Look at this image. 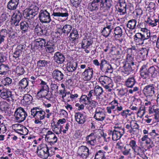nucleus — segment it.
<instances>
[{
	"label": "nucleus",
	"mask_w": 159,
	"mask_h": 159,
	"mask_svg": "<svg viewBox=\"0 0 159 159\" xmlns=\"http://www.w3.org/2000/svg\"><path fill=\"white\" fill-rule=\"evenodd\" d=\"M30 112L31 116L34 118V123L39 125L42 124L41 120L45 118V111L39 107H34L31 109Z\"/></svg>",
	"instance_id": "1"
},
{
	"label": "nucleus",
	"mask_w": 159,
	"mask_h": 159,
	"mask_svg": "<svg viewBox=\"0 0 159 159\" xmlns=\"http://www.w3.org/2000/svg\"><path fill=\"white\" fill-rule=\"evenodd\" d=\"M98 90H91L88 94V97L85 95H82L80 99V101L83 103L85 104H89V99L92 96V93H94L97 96L100 97L102 98V96L103 93V90H101V92H98Z\"/></svg>",
	"instance_id": "2"
},
{
	"label": "nucleus",
	"mask_w": 159,
	"mask_h": 159,
	"mask_svg": "<svg viewBox=\"0 0 159 159\" xmlns=\"http://www.w3.org/2000/svg\"><path fill=\"white\" fill-rule=\"evenodd\" d=\"M27 116V114L24 109L21 107L16 109L14 113L15 120L19 123L23 121Z\"/></svg>",
	"instance_id": "3"
},
{
	"label": "nucleus",
	"mask_w": 159,
	"mask_h": 159,
	"mask_svg": "<svg viewBox=\"0 0 159 159\" xmlns=\"http://www.w3.org/2000/svg\"><path fill=\"white\" fill-rule=\"evenodd\" d=\"M25 48V47L23 45L20 44L18 45L11 59L14 62H17L20 59V57L22 54L23 51Z\"/></svg>",
	"instance_id": "4"
},
{
	"label": "nucleus",
	"mask_w": 159,
	"mask_h": 159,
	"mask_svg": "<svg viewBox=\"0 0 159 159\" xmlns=\"http://www.w3.org/2000/svg\"><path fill=\"white\" fill-rule=\"evenodd\" d=\"M39 17L40 21L42 23H48L51 21L49 13L45 9L40 10Z\"/></svg>",
	"instance_id": "5"
},
{
	"label": "nucleus",
	"mask_w": 159,
	"mask_h": 159,
	"mask_svg": "<svg viewBox=\"0 0 159 159\" xmlns=\"http://www.w3.org/2000/svg\"><path fill=\"white\" fill-rule=\"evenodd\" d=\"M68 11L66 9H55L53 11V13L52 15L54 18L57 17L62 18L66 17L69 16Z\"/></svg>",
	"instance_id": "6"
},
{
	"label": "nucleus",
	"mask_w": 159,
	"mask_h": 159,
	"mask_svg": "<svg viewBox=\"0 0 159 159\" xmlns=\"http://www.w3.org/2000/svg\"><path fill=\"white\" fill-rule=\"evenodd\" d=\"M48 130V132L45 135V138L47 141L52 144H54L57 141V138L55 134L52 131L48 130V129L44 128L42 129V131Z\"/></svg>",
	"instance_id": "7"
},
{
	"label": "nucleus",
	"mask_w": 159,
	"mask_h": 159,
	"mask_svg": "<svg viewBox=\"0 0 159 159\" xmlns=\"http://www.w3.org/2000/svg\"><path fill=\"white\" fill-rule=\"evenodd\" d=\"M77 154L80 157L86 159L89 155V150L87 147L82 145L79 147Z\"/></svg>",
	"instance_id": "8"
},
{
	"label": "nucleus",
	"mask_w": 159,
	"mask_h": 159,
	"mask_svg": "<svg viewBox=\"0 0 159 159\" xmlns=\"http://www.w3.org/2000/svg\"><path fill=\"white\" fill-rule=\"evenodd\" d=\"M100 69L106 74L111 73L113 71V68L111 65L107 63V61L104 59H102L100 63Z\"/></svg>",
	"instance_id": "9"
},
{
	"label": "nucleus",
	"mask_w": 159,
	"mask_h": 159,
	"mask_svg": "<svg viewBox=\"0 0 159 159\" xmlns=\"http://www.w3.org/2000/svg\"><path fill=\"white\" fill-rule=\"evenodd\" d=\"M96 131V130H94L93 132L91 133L86 137V143L89 146H94L97 144L96 139L97 136L95 135Z\"/></svg>",
	"instance_id": "10"
},
{
	"label": "nucleus",
	"mask_w": 159,
	"mask_h": 159,
	"mask_svg": "<svg viewBox=\"0 0 159 159\" xmlns=\"http://www.w3.org/2000/svg\"><path fill=\"white\" fill-rule=\"evenodd\" d=\"M53 78L58 81H63L65 79V75L64 72L57 69L54 70L52 73Z\"/></svg>",
	"instance_id": "11"
},
{
	"label": "nucleus",
	"mask_w": 159,
	"mask_h": 159,
	"mask_svg": "<svg viewBox=\"0 0 159 159\" xmlns=\"http://www.w3.org/2000/svg\"><path fill=\"white\" fill-rule=\"evenodd\" d=\"M46 39H44L39 38L36 39L32 45L31 48L34 50H37L44 47L46 44Z\"/></svg>",
	"instance_id": "12"
},
{
	"label": "nucleus",
	"mask_w": 159,
	"mask_h": 159,
	"mask_svg": "<svg viewBox=\"0 0 159 159\" xmlns=\"http://www.w3.org/2000/svg\"><path fill=\"white\" fill-rule=\"evenodd\" d=\"M101 4L100 0H93L88 4V9L91 11H98Z\"/></svg>",
	"instance_id": "13"
},
{
	"label": "nucleus",
	"mask_w": 159,
	"mask_h": 159,
	"mask_svg": "<svg viewBox=\"0 0 159 159\" xmlns=\"http://www.w3.org/2000/svg\"><path fill=\"white\" fill-rule=\"evenodd\" d=\"M100 9L105 10H109L112 7L113 2L112 0H100Z\"/></svg>",
	"instance_id": "14"
},
{
	"label": "nucleus",
	"mask_w": 159,
	"mask_h": 159,
	"mask_svg": "<svg viewBox=\"0 0 159 159\" xmlns=\"http://www.w3.org/2000/svg\"><path fill=\"white\" fill-rule=\"evenodd\" d=\"M132 65L128 63H125L124 66V71H122L123 75L125 74L126 75H128L135 69L136 65L134 63H132Z\"/></svg>",
	"instance_id": "15"
},
{
	"label": "nucleus",
	"mask_w": 159,
	"mask_h": 159,
	"mask_svg": "<svg viewBox=\"0 0 159 159\" xmlns=\"http://www.w3.org/2000/svg\"><path fill=\"white\" fill-rule=\"evenodd\" d=\"M140 75L143 79H149L150 78L147 65H143L140 69Z\"/></svg>",
	"instance_id": "16"
},
{
	"label": "nucleus",
	"mask_w": 159,
	"mask_h": 159,
	"mask_svg": "<svg viewBox=\"0 0 159 159\" xmlns=\"http://www.w3.org/2000/svg\"><path fill=\"white\" fill-rule=\"evenodd\" d=\"M93 70L89 67L85 70L82 74L84 79L86 80H90L93 77Z\"/></svg>",
	"instance_id": "17"
},
{
	"label": "nucleus",
	"mask_w": 159,
	"mask_h": 159,
	"mask_svg": "<svg viewBox=\"0 0 159 159\" xmlns=\"http://www.w3.org/2000/svg\"><path fill=\"white\" fill-rule=\"evenodd\" d=\"M55 62L59 64H62L65 60V57L64 55L60 52H56L54 56Z\"/></svg>",
	"instance_id": "18"
},
{
	"label": "nucleus",
	"mask_w": 159,
	"mask_h": 159,
	"mask_svg": "<svg viewBox=\"0 0 159 159\" xmlns=\"http://www.w3.org/2000/svg\"><path fill=\"white\" fill-rule=\"evenodd\" d=\"M12 127L16 132L22 135H25L24 134V131H26L25 128L20 124H16L13 125Z\"/></svg>",
	"instance_id": "19"
},
{
	"label": "nucleus",
	"mask_w": 159,
	"mask_h": 159,
	"mask_svg": "<svg viewBox=\"0 0 159 159\" xmlns=\"http://www.w3.org/2000/svg\"><path fill=\"white\" fill-rule=\"evenodd\" d=\"M113 29V26L111 24L107 25L106 27L103 28L101 32L102 34L106 38L107 37L110 35Z\"/></svg>",
	"instance_id": "20"
},
{
	"label": "nucleus",
	"mask_w": 159,
	"mask_h": 159,
	"mask_svg": "<svg viewBox=\"0 0 159 159\" xmlns=\"http://www.w3.org/2000/svg\"><path fill=\"white\" fill-rule=\"evenodd\" d=\"M0 90V95L1 97L4 99H7L8 102L10 101L12 99V94L11 91L8 90Z\"/></svg>",
	"instance_id": "21"
},
{
	"label": "nucleus",
	"mask_w": 159,
	"mask_h": 159,
	"mask_svg": "<svg viewBox=\"0 0 159 159\" xmlns=\"http://www.w3.org/2000/svg\"><path fill=\"white\" fill-rule=\"evenodd\" d=\"M19 0H10L8 2L7 8L10 10H15L16 9L19 4Z\"/></svg>",
	"instance_id": "22"
},
{
	"label": "nucleus",
	"mask_w": 159,
	"mask_h": 159,
	"mask_svg": "<svg viewBox=\"0 0 159 159\" xmlns=\"http://www.w3.org/2000/svg\"><path fill=\"white\" fill-rule=\"evenodd\" d=\"M75 117L76 121L79 124H83L86 121V116L80 112L75 113Z\"/></svg>",
	"instance_id": "23"
},
{
	"label": "nucleus",
	"mask_w": 159,
	"mask_h": 159,
	"mask_svg": "<svg viewBox=\"0 0 159 159\" xmlns=\"http://www.w3.org/2000/svg\"><path fill=\"white\" fill-rule=\"evenodd\" d=\"M134 39L137 44L139 45L143 44L145 40L141 33H137L134 36Z\"/></svg>",
	"instance_id": "24"
},
{
	"label": "nucleus",
	"mask_w": 159,
	"mask_h": 159,
	"mask_svg": "<svg viewBox=\"0 0 159 159\" xmlns=\"http://www.w3.org/2000/svg\"><path fill=\"white\" fill-rule=\"evenodd\" d=\"M46 151L45 147H44V145L38 148L37 153L38 155L40 157L44 159L47 158V155L44 154V152Z\"/></svg>",
	"instance_id": "25"
},
{
	"label": "nucleus",
	"mask_w": 159,
	"mask_h": 159,
	"mask_svg": "<svg viewBox=\"0 0 159 159\" xmlns=\"http://www.w3.org/2000/svg\"><path fill=\"white\" fill-rule=\"evenodd\" d=\"M77 67L76 62L74 61H70L67 64L66 69L69 72H73L75 71Z\"/></svg>",
	"instance_id": "26"
},
{
	"label": "nucleus",
	"mask_w": 159,
	"mask_h": 159,
	"mask_svg": "<svg viewBox=\"0 0 159 159\" xmlns=\"http://www.w3.org/2000/svg\"><path fill=\"white\" fill-rule=\"evenodd\" d=\"M79 37V34L77 30L74 29L72 30L69 36V40L74 42L77 40Z\"/></svg>",
	"instance_id": "27"
},
{
	"label": "nucleus",
	"mask_w": 159,
	"mask_h": 159,
	"mask_svg": "<svg viewBox=\"0 0 159 159\" xmlns=\"http://www.w3.org/2000/svg\"><path fill=\"white\" fill-rule=\"evenodd\" d=\"M108 78L106 76H101L99 78V80L100 82H103L106 85H104L103 83L102 84L104 86V88L106 89H111V88H112L113 86L111 84H108L107 85L106 84L105 81L106 79H108Z\"/></svg>",
	"instance_id": "28"
},
{
	"label": "nucleus",
	"mask_w": 159,
	"mask_h": 159,
	"mask_svg": "<svg viewBox=\"0 0 159 159\" xmlns=\"http://www.w3.org/2000/svg\"><path fill=\"white\" fill-rule=\"evenodd\" d=\"M46 51L48 53H52L53 52L56 48L55 44L51 43L50 41L48 42L45 46Z\"/></svg>",
	"instance_id": "29"
},
{
	"label": "nucleus",
	"mask_w": 159,
	"mask_h": 159,
	"mask_svg": "<svg viewBox=\"0 0 159 159\" xmlns=\"http://www.w3.org/2000/svg\"><path fill=\"white\" fill-rule=\"evenodd\" d=\"M93 41L90 39H84L81 42V48L85 49L88 48L89 46L92 45Z\"/></svg>",
	"instance_id": "30"
},
{
	"label": "nucleus",
	"mask_w": 159,
	"mask_h": 159,
	"mask_svg": "<svg viewBox=\"0 0 159 159\" xmlns=\"http://www.w3.org/2000/svg\"><path fill=\"white\" fill-rule=\"evenodd\" d=\"M21 17L15 15V14H13L11 17V22L12 25L15 26L19 25V23L21 20Z\"/></svg>",
	"instance_id": "31"
},
{
	"label": "nucleus",
	"mask_w": 159,
	"mask_h": 159,
	"mask_svg": "<svg viewBox=\"0 0 159 159\" xmlns=\"http://www.w3.org/2000/svg\"><path fill=\"white\" fill-rule=\"evenodd\" d=\"M23 15L24 17L27 19H31L35 16L30 11V9H27L24 11Z\"/></svg>",
	"instance_id": "32"
},
{
	"label": "nucleus",
	"mask_w": 159,
	"mask_h": 159,
	"mask_svg": "<svg viewBox=\"0 0 159 159\" xmlns=\"http://www.w3.org/2000/svg\"><path fill=\"white\" fill-rule=\"evenodd\" d=\"M114 36L115 38L121 37L123 35V30L121 28L120 26H117L115 28L114 30Z\"/></svg>",
	"instance_id": "33"
},
{
	"label": "nucleus",
	"mask_w": 159,
	"mask_h": 159,
	"mask_svg": "<svg viewBox=\"0 0 159 159\" xmlns=\"http://www.w3.org/2000/svg\"><path fill=\"white\" fill-rule=\"evenodd\" d=\"M9 70V67L7 65L2 64L0 65V74L5 75Z\"/></svg>",
	"instance_id": "34"
},
{
	"label": "nucleus",
	"mask_w": 159,
	"mask_h": 159,
	"mask_svg": "<svg viewBox=\"0 0 159 159\" xmlns=\"http://www.w3.org/2000/svg\"><path fill=\"white\" fill-rule=\"evenodd\" d=\"M26 78L23 79L19 84V89H25L28 85V81Z\"/></svg>",
	"instance_id": "35"
},
{
	"label": "nucleus",
	"mask_w": 159,
	"mask_h": 159,
	"mask_svg": "<svg viewBox=\"0 0 159 159\" xmlns=\"http://www.w3.org/2000/svg\"><path fill=\"white\" fill-rule=\"evenodd\" d=\"M137 23V21L136 20H131L128 21L127 27L130 30H133L136 28Z\"/></svg>",
	"instance_id": "36"
},
{
	"label": "nucleus",
	"mask_w": 159,
	"mask_h": 159,
	"mask_svg": "<svg viewBox=\"0 0 159 159\" xmlns=\"http://www.w3.org/2000/svg\"><path fill=\"white\" fill-rule=\"evenodd\" d=\"M148 69L149 75L150 76V77L155 78L157 75V71L156 70L155 68L153 66H152L148 68Z\"/></svg>",
	"instance_id": "37"
},
{
	"label": "nucleus",
	"mask_w": 159,
	"mask_h": 159,
	"mask_svg": "<svg viewBox=\"0 0 159 159\" xmlns=\"http://www.w3.org/2000/svg\"><path fill=\"white\" fill-rule=\"evenodd\" d=\"M136 81L134 77L129 78L126 82L127 86L129 88H132L135 84Z\"/></svg>",
	"instance_id": "38"
},
{
	"label": "nucleus",
	"mask_w": 159,
	"mask_h": 159,
	"mask_svg": "<svg viewBox=\"0 0 159 159\" xmlns=\"http://www.w3.org/2000/svg\"><path fill=\"white\" fill-rule=\"evenodd\" d=\"M110 134L112 135V139L114 141H116L120 139L123 135L119 133H116L114 131H111Z\"/></svg>",
	"instance_id": "39"
},
{
	"label": "nucleus",
	"mask_w": 159,
	"mask_h": 159,
	"mask_svg": "<svg viewBox=\"0 0 159 159\" xmlns=\"http://www.w3.org/2000/svg\"><path fill=\"white\" fill-rule=\"evenodd\" d=\"M21 30L23 33H25L28 30L29 27L28 23L26 21L21 22L20 24Z\"/></svg>",
	"instance_id": "40"
},
{
	"label": "nucleus",
	"mask_w": 159,
	"mask_h": 159,
	"mask_svg": "<svg viewBox=\"0 0 159 159\" xmlns=\"http://www.w3.org/2000/svg\"><path fill=\"white\" fill-rule=\"evenodd\" d=\"M72 28V26L70 25L66 24L63 27V33L68 35L70 33Z\"/></svg>",
	"instance_id": "41"
},
{
	"label": "nucleus",
	"mask_w": 159,
	"mask_h": 159,
	"mask_svg": "<svg viewBox=\"0 0 159 159\" xmlns=\"http://www.w3.org/2000/svg\"><path fill=\"white\" fill-rule=\"evenodd\" d=\"M10 17V16L8 13L4 12L1 15L0 17V22L1 23L5 21L7 22Z\"/></svg>",
	"instance_id": "42"
},
{
	"label": "nucleus",
	"mask_w": 159,
	"mask_h": 159,
	"mask_svg": "<svg viewBox=\"0 0 159 159\" xmlns=\"http://www.w3.org/2000/svg\"><path fill=\"white\" fill-rule=\"evenodd\" d=\"M93 118L98 121H102L105 118V114H95Z\"/></svg>",
	"instance_id": "43"
},
{
	"label": "nucleus",
	"mask_w": 159,
	"mask_h": 159,
	"mask_svg": "<svg viewBox=\"0 0 159 159\" xmlns=\"http://www.w3.org/2000/svg\"><path fill=\"white\" fill-rule=\"evenodd\" d=\"M50 61H48L45 60H39L37 62V66L39 68L46 67L48 66V64Z\"/></svg>",
	"instance_id": "44"
},
{
	"label": "nucleus",
	"mask_w": 159,
	"mask_h": 159,
	"mask_svg": "<svg viewBox=\"0 0 159 159\" xmlns=\"http://www.w3.org/2000/svg\"><path fill=\"white\" fill-rule=\"evenodd\" d=\"M135 155L134 157H135L136 155H139V156L141 157L142 155V150L141 148L138 146L133 149Z\"/></svg>",
	"instance_id": "45"
},
{
	"label": "nucleus",
	"mask_w": 159,
	"mask_h": 159,
	"mask_svg": "<svg viewBox=\"0 0 159 159\" xmlns=\"http://www.w3.org/2000/svg\"><path fill=\"white\" fill-rule=\"evenodd\" d=\"M10 108L9 104L6 102H0V109L2 111L7 110Z\"/></svg>",
	"instance_id": "46"
},
{
	"label": "nucleus",
	"mask_w": 159,
	"mask_h": 159,
	"mask_svg": "<svg viewBox=\"0 0 159 159\" xmlns=\"http://www.w3.org/2000/svg\"><path fill=\"white\" fill-rule=\"evenodd\" d=\"M32 99V97L30 94H26L24 96L23 100L26 104H30L31 103V101Z\"/></svg>",
	"instance_id": "47"
},
{
	"label": "nucleus",
	"mask_w": 159,
	"mask_h": 159,
	"mask_svg": "<svg viewBox=\"0 0 159 159\" xmlns=\"http://www.w3.org/2000/svg\"><path fill=\"white\" fill-rule=\"evenodd\" d=\"M132 65L134 62V57L131 54L128 53L127 55L126 62Z\"/></svg>",
	"instance_id": "48"
},
{
	"label": "nucleus",
	"mask_w": 159,
	"mask_h": 159,
	"mask_svg": "<svg viewBox=\"0 0 159 159\" xmlns=\"http://www.w3.org/2000/svg\"><path fill=\"white\" fill-rule=\"evenodd\" d=\"M70 1L73 6L77 8L80 6V3L82 0H70Z\"/></svg>",
	"instance_id": "49"
},
{
	"label": "nucleus",
	"mask_w": 159,
	"mask_h": 159,
	"mask_svg": "<svg viewBox=\"0 0 159 159\" xmlns=\"http://www.w3.org/2000/svg\"><path fill=\"white\" fill-rule=\"evenodd\" d=\"M48 92V90H40L37 93V96L39 98H43L47 95Z\"/></svg>",
	"instance_id": "50"
},
{
	"label": "nucleus",
	"mask_w": 159,
	"mask_h": 159,
	"mask_svg": "<svg viewBox=\"0 0 159 159\" xmlns=\"http://www.w3.org/2000/svg\"><path fill=\"white\" fill-rule=\"evenodd\" d=\"M106 152L103 151L99 150L95 155V158H105V153Z\"/></svg>",
	"instance_id": "51"
},
{
	"label": "nucleus",
	"mask_w": 159,
	"mask_h": 159,
	"mask_svg": "<svg viewBox=\"0 0 159 159\" xmlns=\"http://www.w3.org/2000/svg\"><path fill=\"white\" fill-rule=\"evenodd\" d=\"M28 9H30V11H31L35 16L37 15L38 12L39 8L36 5H33Z\"/></svg>",
	"instance_id": "52"
},
{
	"label": "nucleus",
	"mask_w": 159,
	"mask_h": 159,
	"mask_svg": "<svg viewBox=\"0 0 159 159\" xmlns=\"http://www.w3.org/2000/svg\"><path fill=\"white\" fill-rule=\"evenodd\" d=\"M123 148H124V150L121 151L123 155L127 156L129 154L130 156L131 155V153H130V151L131 150V149L130 148L125 146Z\"/></svg>",
	"instance_id": "53"
},
{
	"label": "nucleus",
	"mask_w": 159,
	"mask_h": 159,
	"mask_svg": "<svg viewBox=\"0 0 159 159\" xmlns=\"http://www.w3.org/2000/svg\"><path fill=\"white\" fill-rule=\"evenodd\" d=\"M16 73L20 75H22L24 74L25 70L23 67L21 66H17L16 69Z\"/></svg>",
	"instance_id": "54"
},
{
	"label": "nucleus",
	"mask_w": 159,
	"mask_h": 159,
	"mask_svg": "<svg viewBox=\"0 0 159 159\" xmlns=\"http://www.w3.org/2000/svg\"><path fill=\"white\" fill-rule=\"evenodd\" d=\"M52 126V130L53 131L57 134H61V129H59L58 127L57 126V125L54 124Z\"/></svg>",
	"instance_id": "55"
},
{
	"label": "nucleus",
	"mask_w": 159,
	"mask_h": 159,
	"mask_svg": "<svg viewBox=\"0 0 159 159\" xmlns=\"http://www.w3.org/2000/svg\"><path fill=\"white\" fill-rule=\"evenodd\" d=\"M125 145V144L120 140L118 141L116 144V147L117 148L120 150H122L123 149Z\"/></svg>",
	"instance_id": "56"
},
{
	"label": "nucleus",
	"mask_w": 159,
	"mask_h": 159,
	"mask_svg": "<svg viewBox=\"0 0 159 159\" xmlns=\"http://www.w3.org/2000/svg\"><path fill=\"white\" fill-rule=\"evenodd\" d=\"M143 37L145 40L148 39L150 37V32L149 30L147 31V32H141Z\"/></svg>",
	"instance_id": "57"
},
{
	"label": "nucleus",
	"mask_w": 159,
	"mask_h": 159,
	"mask_svg": "<svg viewBox=\"0 0 159 159\" xmlns=\"http://www.w3.org/2000/svg\"><path fill=\"white\" fill-rule=\"evenodd\" d=\"M12 81L11 79L8 77H7L2 81V83L5 86L9 85V84H11Z\"/></svg>",
	"instance_id": "58"
},
{
	"label": "nucleus",
	"mask_w": 159,
	"mask_h": 159,
	"mask_svg": "<svg viewBox=\"0 0 159 159\" xmlns=\"http://www.w3.org/2000/svg\"><path fill=\"white\" fill-rule=\"evenodd\" d=\"M118 104V103L117 101L116 100H114L112 101L111 102H110L109 104L111 105V106L109 107L111 108V110H113L115 109L116 107V106H117Z\"/></svg>",
	"instance_id": "59"
},
{
	"label": "nucleus",
	"mask_w": 159,
	"mask_h": 159,
	"mask_svg": "<svg viewBox=\"0 0 159 159\" xmlns=\"http://www.w3.org/2000/svg\"><path fill=\"white\" fill-rule=\"evenodd\" d=\"M40 85L41 87L40 89H49L48 86L45 82L41 80Z\"/></svg>",
	"instance_id": "60"
},
{
	"label": "nucleus",
	"mask_w": 159,
	"mask_h": 159,
	"mask_svg": "<svg viewBox=\"0 0 159 159\" xmlns=\"http://www.w3.org/2000/svg\"><path fill=\"white\" fill-rule=\"evenodd\" d=\"M130 123L131 124L132 129H138L139 128V125L135 121L132 120L130 121Z\"/></svg>",
	"instance_id": "61"
},
{
	"label": "nucleus",
	"mask_w": 159,
	"mask_h": 159,
	"mask_svg": "<svg viewBox=\"0 0 159 159\" xmlns=\"http://www.w3.org/2000/svg\"><path fill=\"white\" fill-rule=\"evenodd\" d=\"M7 30L6 29H2L0 30V35L5 38H7Z\"/></svg>",
	"instance_id": "62"
},
{
	"label": "nucleus",
	"mask_w": 159,
	"mask_h": 159,
	"mask_svg": "<svg viewBox=\"0 0 159 159\" xmlns=\"http://www.w3.org/2000/svg\"><path fill=\"white\" fill-rule=\"evenodd\" d=\"M129 145L132 149L138 146L136 142L134 140H130L129 142Z\"/></svg>",
	"instance_id": "63"
},
{
	"label": "nucleus",
	"mask_w": 159,
	"mask_h": 159,
	"mask_svg": "<svg viewBox=\"0 0 159 159\" xmlns=\"http://www.w3.org/2000/svg\"><path fill=\"white\" fill-rule=\"evenodd\" d=\"M104 108L101 107H97L95 110V114H105L104 112Z\"/></svg>",
	"instance_id": "64"
}]
</instances>
